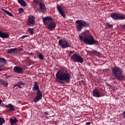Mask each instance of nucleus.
Listing matches in <instances>:
<instances>
[{
    "label": "nucleus",
    "mask_w": 125,
    "mask_h": 125,
    "mask_svg": "<svg viewBox=\"0 0 125 125\" xmlns=\"http://www.w3.org/2000/svg\"><path fill=\"white\" fill-rule=\"evenodd\" d=\"M56 82L59 84H65L69 83L71 82L72 76L68 71H66V68L60 69L56 74Z\"/></svg>",
    "instance_id": "1"
},
{
    "label": "nucleus",
    "mask_w": 125,
    "mask_h": 125,
    "mask_svg": "<svg viewBox=\"0 0 125 125\" xmlns=\"http://www.w3.org/2000/svg\"><path fill=\"white\" fill-rule=\"evenodd\" d=\"M79 40L82 41L85 44L88 45H93V44L99 45V42L95 40L94 37H93L88 30L82 32L81 35H79Z\"/></svg>",
    "instance_id": "2"
},
{
    "label": "nucleus",
    "mask_w": 125,
    "mask_h": 125,
    "mask_svg": "<svg viewBox=\"0 0 125 125\" xmlns=\"http://www.w3.org/2000/svg\"><path fill=\"white\" fill-rule=\"evenodd\" d=\"M111 78L112 80H117L118 81L125 80L124 70L119 66H114L111 68Z\"/></svg>",
    "instance_id": "3"
},
{
    "label": "nucleus",
    "mask_w": 125,
    "mask_h": 125,
    "mask_svg": "<svg viewBox=\"0 0 125 125\" xmlns=\"http://www.w3.org/2000/svg\"><path fill=\"white\" fill-rule=\"evenodd\" d=\"M34 85L32 88V90L34 92H36V97L33 99V102L34 103H37V102H39V101H41L42 100V93L41 89H40V87L39 86V83L37 82H34Z\"/></svg>",
    "instance_id": "4"
},
{
    "label": "nucleus",
    "mask_w": 125,
    "mask_h": 125,
    "mask_svg": "<svg viewBox=\"0 0 125 125\" xmlns=\"http://www.w3.org/2000/svg\"><path fill=\"white\" fill-rule=\"evenodd\" d=\"M76 28L79 32H81L85 27H88V23L83 20H78L76 21Z\"/></svg>",
    "instance_id": "5"
},
{
    "label": "nucleus",
    "mask_w": 125,
    "mask_h": 125,
    "mask_svg": "<svg viewBox=\"0 0 125 125\" xmlns=\"http://www.w3.org/2000/svg\"><path fill=\"white\" fill-rule=\"evenodd\" d=\"M110 17L114 20H125V15L117 13H113L110 15Z\"/></svg>",
    "instance_id": "6"
},
{
    "label": "nucleus",
    "mask_w": 125,
    "mask_h": 125,
    "mask_svg": "<svg viewBox=\"0 0 125 125\" xmlns=\"http://www.w3.org/2000/svg\"><path fill=\"white\" fill-rule=\"evenodd\" d=\"M73 62H76L77 63H81L83 64V59L81 56L75 53L71 57Z\"/></svg>",
    "instance_id": "7"
},
{
    "label": "nucleus",
    "mask_w": 125,
    "mask_h": 125,
    "mask_svg": "<svg viewBox=\"0 0 125 125\" xmlns=\"http://www.w3.org/2000/svg\"><path fill=\"white\" fill-rule=\"evenodd\" d=\"M60 46L62 48H67L68 47H71V44L67 41L63 39H61L59 41Z\"/></svg>",
    "instance_id": "8"
},
{
    "label": "nucleus",
    "mask_w": 125,
    "mask_h": 125,
    "mask_svg": "<svg viewBox=\"0 0 125 125\" xmlns=\"http://www.w3.org/2000/svg\"><path fill=\"white\" fill-rule=\"evenodd\" d=\"M53 20L52 17H45L42 19V22L44 25H48L50 22Z\"/></svg>",
    "instance_id": "9"
},
{
    "label": "nucleus",
    "mask_w": 125,
    "mask_h": 125,
    "mask_svg": "<svg viewBox=\"0 0 125 125\" xmlns=\"http://www.w3.org/2000/svg\"><path fill=\"white\" fill-rule=\"evenodd\" d=\"M56 28V22L52 21L47 25V29L50 31H53Z\"/></svg>",
    "instance_id": "10"
},
{
    "label": "nucleus",
    "mask_w": 125,
    "mask_h": 125,
    "mask_svg": "<svg viewBox=\"0 0 125 125\" xmlns=\"http://www.w3.org/2000/svg\"><path fill=\"white\" fill-rule=\"evenodd\" d=\"M92 92H93L92 96L94 97H98V98H99V97H102V96H101V94L100 93V92H99V90H98V89L97 88L94 89L92 91Z\"/></svg>",
    "instance_id": "11"
},
{
    "label": "nucleus",
    "mask_w": 125,
    "mask_h": 125,
    "mask_svg": "<svg viewBox=\"0 0 125 125\" xmlns=\"http://www.w3.org/2000/svg\"><path fill=\"white\" fill-rule=\"evenodd\" d=\"M57 9L60 13V14H61V15L62 16V17H63L64 18H66V15L65 14V12H64V11L63 10V8H62V7L60 6H57Z\"/></svg>",
    "instance_id": "12"
},
{
    "label": "nucleus",
    "mask_w": 125,
    "mask_h": 125,
    "mask_svg": "<svg viewBox=\"0 0 125 125\" xmlns=\"http://www.w3.org/2000/svg\"><path fill=\"white\" fill-rule=\"evenodd\" d=\"M4 107H6V108H9V109L7 110V112H13V111H15V109L14 108V106L12 105L11 104H4Z\"/></svg>",
    "instance_id": "13"
},
{
    "label": "nucleus",
    "mask_w": 125,
    "mask_h": 125,
    "mask_svg": "<svg viewBox=\"0 0 125 125\" xmlns=\"http://www.w3.org/2000/svg\"><path fill=\"white\" fill-rule=\"evenodd\" d=\"M14 72L17 74H22L23 73V69L19 66H15L14 67Z\"/></svg>",
    "instance_id": "14"
},
{
    "label": "nucleus",
    "mask_w": 125,
    "mask_h": 125,
    "mask_svg": "<svg viewBox=\"0 0 125 125\" xmlns=\"http://www.w3.org/2000/svg\"><path fill=\"white\" fill-rule=\"evenodd\" d=\"M0 38H1L2 39H8V38H9V34L3 33L0 31Z\"/></svg>",
    "instance_id": "15"
},
{
    "label": "nucleus",
    "mask_w": 125,
    "mask_h": 125,
    "mask_svg": "<svg viewBox=\"0 0 125 125\" xmlns=\"http://www.w3.org/2000/svg\"><path fill=\"white\" fill-rule=\"evenodd\" d=\"M0 84H2V85L5 87L8 86V83H7V81H3L1 79H0Z\"/></svg>",
    "instance_id": "16"
},
{
    "label": "nucleus",
    "mask_w": 125,
    "mask_h": 125,
    "mask_svg": "<svg viewBox=\"0 0 125 125\" xmlns=\"http://www.w3.org/2000/svg\"><path fill=\"white\" fill-rule=\"evenodd\" d=\"M40 8L42 11H43V12H45V10H46V8L43 3H40Z\"/></svg>",
    "instance_id": "17"
},
{
    "label": "nucleus",
    "mask_w": 125,
    "mask_h": 125,
    "mask_svg": "<svg viewBox=\"0 0 125 125\" xmlns=\"http://www.w3.org/2000/svg\"><path fill=\"white\" fill-rule=\"evenodd\" d=\"M17 48H13L10 49L8 50L7 53H10V54H13V53H15V52H17Z\"/></svg>",
    "instance_id": "18"
},
{
    "label": "nucleus",
    "mask_w": 125,
    "mask_h": 125,
    "mask_svg": "<svg viewBox=\"0 0 125 125\" xmlns=\"http://www.w3.org/2000/svg\"><path fill=\"white\" fill-rule=\"evenodd\" d=\"M21 85H25V83H24L22 82H19L17 84L14 85L13 88H14L15 86H19V88H22V87H21Z\"/></svg>",
    "instance_id": "19"
},
{
    "label": "nucleus",
    "mask_w": 125,
    "mask_h": 125,
    "mask_svg": "<svg viewBox=\"0 0 125 125\" xmlns=\"http://www.w3.org/2000/svg\"><path fill=\"white\" fill-rule=\"evenodd\" d=\"M10 123L11 124V125H14V124H16V123H18V120L15 118L14 119L12 118H10Z\"/></svg>",
    "instance_id": "20"
},
{
    "label": "nucleus",
    "mask_w": 125,
    "mask_h": 125,
    "mask_svg": "<svg viewBox=\"0 0 125 125\" xmlns=\"http://www.w3.org/2000/svg\"><path fill=\"white\" fill-rule=\"evenodd\" d=\"M18 1L21 6H26V2L23 0H18Z\"/></svg>",
    "instance_id": "21"
},
{
    "label": "nucleus",
    "mask_w": 125,
    "mask_h": 125,
    "mask_svg": "<svg viewBox=\"0 0 125 125\" xmlns=\"http://www.w3.org/2000/svg\"><path fill=\"white\" fill-rule=\"evenodd\" d=\"M2 10L3 11H4V12H5V13H6L7 14V15H9V16H10V17H14V16H13V15H12V14L11 13H10L9 11L5 10L4 9H2Z\"/></svg>",
    "instance_id": "22"
},
{
    "label": "nucleus",
    "mask_w": 125,
    "mask_h": 125,
    "mask_svg": "<svg viewBox=\"0 0 125 125\" xmlns=\"http://www.w3.org/2000/svg\"><path fill=\"white\" fill-rule=\"evenodd\" d=\"M32 24V16L30 15L28 17L27 25Z\"/></svg>",
    "instance_id": "23"
},
{
    "label": "nucleus",
    "mask_w": 125,
    "mask_h": 125,
    "mask_svg": "<svg viewBox=\"0 0 125 125\" xmlns=\"http://www.w3.org/2000/svg\"><path fill=\"white\" fill-rule=\"evenodd\" d=\"M0 63H2L3 64H6V60L4 58H0Z\"/></svg>",
    "instance_id": "24"
},
{
    "label": "nucleus",
    "mask_w": 125,
    "mask_h": 125,
    "mask_svg": "<svg viewBox=\"0 0 125 125\" xmlns=\"http://www.w3.org/2000/svg\"><path fill=\"white\" fill-rule=\"evenodd\" d=\"M4 123H5L4 118L0 117V125H2L3 124H4Z\"/></svg>",
    "instance_id": "25"
},
{
    "label": "nucleus",
    "mask_w": 125,
    "mask_h": 125,
    "mask_svg": "<svg viewBox=\"0 0 125 125\" xmlns=\"http://www.w3.org/2000/svg\"><path fill=\"white\" fill-rule=\"evenodd\" d=\"M36 19V18H35L34 16L32 17V25H35L36 23V21L35 20Z\"/></svg>",
    "instance_id": "26"
},
{
    "label": "nucleus",
    "mask_w": 125,
    "mask_h": 125,
    "mask_svg": "<svg viewBox=\"0 0 125 125\" xmlns=\"http://www.w3.org/2000/svg\"><path fill=\"white\" fill-rule=\"evenodd\" d=\"M105 28L106 29H108V28H113V25L109 23H106V25H105Z\"/></svg>",
    "instance_id": "27"
},
{
    "label": "nucleus",
    "mask_w": 125,
    "mask_h": 125,
    "mask_svg": "<svg viewBox=\"0 0 125 125\" xmlns=\"http://www.w3.org/2000/svg\"><path fill=\"white\" fill-rule=\"evenodd\" d=\"M39 57L40 59H41V60H43V55H42V54H39Z\"/></svg>",
    "instance_id": "28"
},
{
    "label": "nucleus",
    "mask_w": 125,
    "mask_h": 125,
    "mask_svg": "<svg viewBox=\"0 0 125 125\" xmlns=\"http://www.w3.org/2000/svg\"><path fill=\"white\" fill-rule=\"evenodd\" d=\"M19 13H20V14H22V13H24V9L22 8H21L19 9Z\"/></svg>",
    "instance_id": "29"
},
{
    "label": "nucleus",
    "mask_w": 125,
    "mask_h": 125,
    "mask_svg": "<svg viewBox=\"0 0 125 125\" xmlns=\"http://www.w3.org/2000/svg\"><path fill=\"white\" fill-rule=\"evenodd\" d=\"M27 37H29V35H23L22 37H21V38H20V39H22V40L25 39V38H27Z\"/></svg>",
    "instance_id": "30"
},
{
    "label": "nucleus",
    "mask_w": 125,
    "mask_h": 125,
    "mask_svg": "<svg viewBox=\"0 0 125 125\" xmlns=\"http://www.w3.org/2000/svg\"><path fill=\"white\" fill-rule=\"evenodd\" d=\"M28 31L29 32V33H30V35H32V29L28 28Z\"/></svg>",
    "instance_id": "31"
},
{
    "label": "nucleus",
    "mask_w": 125,
    "mask_h": 125,
    "mask_svg": "<svg viewBox=\"0 0 125 125\" xmlns=\"http://www.w3.org/2000/svg\"><path fill=\"white\" fill-rule=\"evenodd\" d=\"M33 2H34V3H39V0H34Z\"/></svg>",
    "instance_id": "32"
},
{
    "label": "nucleus",
    "mask_w": 125,
    "mask_h": 125,
    "mask_svg": "<svg viewBox=\"0 0 125 125\" xmlns=\"http://www.w3.org/2000/svg\"><path fill=\"white\" fill-rule=\"evenodd\" d=\"M10 77H12V75H6L5 76V78H6V79H8V78H10Z\"/></svg>",
    "instance_id": "33"
},
{
    "label": "nucleus",
    "mask_w": 125,
    "mask_h": 125,
    "mask_svg": "<svg viewBox=\"0 0 125 125\" xmlns=\"http://www.w3.org/2000/svg\"><path fill=\"white\" fill-rule=\"evenodd\" d=\"M73 53H74V52H73L72 51H70L69 52V56H70L71 54H73Z\"/></svg>",
    "instance_id": "34"
},
{
    "label": "nucleus",
    "mask_w": 125,
    "mask_h": 125,
    "mask_svg": "<svg viewBox=\"0 0 125 125\" xmlns=\"http://www.w3.org/2000/svg\"><path fill=\"white\" fill-rule=\"evenodd\" d=\"M91 124V123L90 122H86L85 125H90Z\"/></svg>",
    "instance_id": "35"
},
{
    "label": "nucleus",
    "mask_w": 125,
    "mask_h": 125,
    "mask_svg": "<svg viewBox=\"0 0 125 125\" xmlns=\"http://www.w3.org/2000/svg\"><path fill=\"white\" fill-rule=\"evenodd\" d=\"M2 102V100H0V105H1Z\"/></svg>",
    "instance_id": "36"
},
{
    "label": "nucleus",
    "mask_w": 125,
    "mask_h": 125,
    "mask_svg": "<svg viewBox=\"0 0 125 125\" xmlns=\"http://www.w3.org/2000/svg\"><path fill=\"white\" fill-rule=\"evenodd\" d=\"M94 52L95 53H99V52H97V51H94Z\"/></svg>",
    "instance_id": "37"
},
{
    "label": "nucleus",
    "mask_w": 125,
    "mask_h": 125,
    "mask_svg": "<svg viewBox=\"0 0 125 125\" xmlns=\"http://www.w3.org/2000/svg\"><path fill=\"white\" fill-rule=\"evenodd\" d=\"M18 103H19V104L21 103V101H18Z\"/></svg>",
    "instance_id": "38"
},
{
    "label": "nucleus",
    "mask_w": 125,
    "mask_h": 125,
    "mask_svg": "<svg viewBox=\"0 0 125 125\" xmlns=\"http://www.w3.org/2000/svg\"><path fill=\"white\" fill-rule=\"evenodd\" d=\"M34 34V33L33 32V30L32 31V35H33Z\"/></svg>",
    "instance_id": "39"
}]
</instances>
